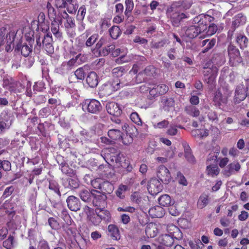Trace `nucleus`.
<instances>
[{
  "label": "nucleus",
  "instance_id": "f257e3e1",
  "mask_svg": "<svg viewBox=\"0 0 249 249\" xmlns=\"http://www.w3.org/2000/svg\"><path fill=\"white\" fill-rule=\"evenodd\" d=\"M213 19V17L208 15L203 16V18L198 21V26H191L186 30L185 34L186 36L190 38H193L199 35V38H201L200 36L203 34L204 30L206 29L205 25H201V24H203L204 22L206 23L207 21L212 22Z\"/></svg>",
  "mask_w": 249,
  "mask_h": 249
},
{
  "label": "nucleus",
  "instance_id": "f03ea898",
  "mask_svg": "<svg viewBox=\"0 0 249 249\" xmlns=\"http://www.w3.org/2000/svg\"><path fill=\"white\" fill-rule=\"evenodd\" d=\"M52 38L50 33H47L44 35L42 40V43L40 41V36H36V44L35 47V51L38 52L42 47L48 54H52L53 53L54 49L52 44Z\"/></svg>",
  "mask_w": 249,
  "mask_h": 249
},
{
  "label": "nucleus",
  "instance_id": "7ed1b4c3",
  "mask_svg": "<svg viewBox=\"0 0 249 249\" xmlns=\"http://www.w3.org/2000/svg\"><path fill=\"white\" fill-rule=\"evenodd\" d=\"M229 62L231 66H237L243 62L239 49L233 45L230 44L227 47Z\"/></svg>",
  "mask_w": 249,
  "mask_h": 249
},
{
  "label": "nucleus",
  "instance_id": "20e7f679",
  "mask_svg": "<svg viewBox=\"0 0 249 249\" xmlns=\"http://www.w3.org/2000/svg\"><path fill=\"white\" fill-rule=\"evenodd\" d=\"M128 84V83H124L120 80H113L112 82H107L105 84L101 87L100 91L101 94L104 96H109L113 92L118 90L121 87H123L125 85Z\"/></svg>",
  "mask_w": 249,
  "mask_h": 249
},
{
  "label": "nucleus",
  "instance_id": "39448f33",
  "mask_svg": "<svg viewBox=\"0 0 249 249\" xmlns=\"http://www.w3.org/2000/svg\"><path fill=\"white\" fill-rule=\"evenodd\" d=\"M81 106L84 111L92 113H97L102 108L100 103L95 99H86L83 102Z\"/></svg>",
  "mask_w": 249,
  "mask_h": 249
},
{
  "label": "nucleus",
  "instance_id": "423d86ee",
  "mask_svg": "<svg viewBox=\"0 0 249 249\" xmlns=\"http://www.w3.org/2000/svg\"><path fill=\"white\" fill-rule=\"evenodd\" d=\"M130 200L132 202L138 204L143 211L149 205L148 197L140 192H135L132 193L130 196Z\"/></svg>",
  "mask_w": 249,
  "mask_h": 249
},
{
  "label": "nucleus",
  "instance_id": "0eeeda50",
  "mask_svg": "<svg viewBox=\"0 0 249 249\" xmlns=\"http://www.w3.org/2000/svg\"><path fill=\"white\" fill-rule=\"evenodd\" d=\"M62 21L63 19H66V22L64 25L66 29L67 34L71 37L75 36V24L73 18L70 17L65 11H63L60 13Z\"/></svg>",
  "mask_w": 249,
  "mask_h": 249
},
{
  "label": "nucleus",
  "instance_id": "6e6552de",
  "mask_svg": "<svg viewBox=\"0 0 249 249\" xmlns=\"http://www.w3.org/2000/svg\"><path fill=\"white\" fill-rule=\"evenodd\" d=\"M16 35V31L11 30L8 31L6 28L0 29V46L6 43L7 45H10L13 42Z\"/></svg>",
  "mask_w": 249,
  "mask_h": 249
},
{
  "label": "nucleus",
  "instance_id": "1a4fd4ad",
  "mask_svg": "<svg viewBox=\"0 0 249 249\" xmlns=\"http://www.w3.org/2000/svg\"><path fill=\"white\" fill-rule=\"evenodd\" d=\"M101 156L107 161L110 159L111 161L118 162L120 161V154L114 148L105 149L101 152Z\"/></svg>",
  "mask_w": 249,
  "mask_h": 249
},
{
  "label": "nucleus",
  "instance_id": "9d476101",
  "mask_svg": "<svg viewBox=\"0 0 249 249\" xmlns=\"http://www.w3.org/2000/svg\"><path fill=\"white\" fill-rule=\"evenodd\" d=\"M157 176L164 184H168L171 180V176L169 170L163 165H160L158 167Z\"/></svg>",
  "mask_w": 249,
  "mask_h": 249
},
{
  "label": "nucleus",
  "instance_id": "9b49d317",
  "mask_svg": "<svg viewBox=\"0 0 249 249\" xmlns=\"http://www.w3.org/2000/svg\"><path fill=\"white\" fill-rule=\"evenodd\" d=\"M162 185L159 179L152 178L147 185V190L149 193L153 196L156 195L162 190Z\"/></svg>",
  "mask_w": 249,
  "mask_h": 249
},
{
  "label": "nucleus",
  "instance_id": "f8f14e48",
  "mask_svg": "<svg viewBox=\"0 0 249 249\" xmlns=\"http://www.w3.org/2000/svg\"><path fill=\"white\" fill-rule=\"evenodd\" d=\"M92 196L93 197V203L97 207H104L106 205V195L102 194L100 191L91 190Z\"/></svg>",
  "mask_w": 249,
  "mask_h": 249
},
{
  "label": "nucleus",
  "instance_id": "ddd939ff",
  "mask_svg": "<svg viewBox=\"0 0 249 249\" xmlns=\"http://www.w3.org/2000/svg\"><path fill=\"white\" fill-rule=\"evenodd\" d=\"M66 202L68 207L72 211L77 212L81 208L79 199L74 196H69L66 199Z\"/></svg>",
  "mask_w": 249,
  "mask_h": 249
},
{
  "label": "nucleus",
  "instance_id": "4468645a",
  "mask_svg": "<svg viewBox=\"0 0 249 249\" xmlns=\"http://www.w3.org/2000/svg\"><path fill=\"white\" fill-rule=\"evenodd\" d=\"M217 69L214 67L203 71L204 79L209 84H212L217 76Z\"/></svg>",
  "mask_w": 249,
  "mask_h": 249
},
{
  "label": "nucleus",
  "instance_id": "2eb2a0df",
  "mask_svg": "<svg viewBox=\"0 0 249 249\" xmlns=\"http://www.w3.org/2000/svg\"><path fill=\"white\" fill-rule=\"evenodd\" d=\"M248 94L245 89L244 86L242 84L238 85L235 91L234 102L236 103H239L241 101H243Z\"/></svg>",
  "mask_w": 249,
  "mask_h": 249
},
{
  "label": "nucleus",
  "instance_id": "dca6fc26",
  "mask_svg": "<svg viewBox=\"0 0 249 249\" xmlns=\"http://www.w3.org/2000/svg\"><path fill=\"white\" fill-rule=\"evenodd\" d=\"M167 14L171 17L173 22L175 24H178L183 18H186V15L184 13H180L174 10L173 7H170L167 9Z\"/></svg>",
  "mask_w": 249,
  "mask_h": 249
},
{
  "label": "nucleus",
  "instance_id": "f3484780",
  "mask_svg": "<svg viewBox=\"0 0 249 249\" xmlns=\"http://www.w3.org/2000/svg\"><path fill=\"white\" fill-rule=\"evenodd\" d=\"M2 121H0V132H3L9 128L12 124L11 117L6 112H3L1 115Z\"/></svg>",
  "mask_w": 249,
  "mask_h": 249
},
{
  "label": "nucleus",
  "instance_id": "a211bd4d",
  "mask_svg": "<svg viewBox=\"0 0 249 249\" xmlns=\"http://www.w3.org/2000/svg\"><path fill=\"white\" fill-rule=\"evenodd\" d=\"M47 8L48 9V14L49 18L51 20H54V22H59L60 24H62V18L61 16H60V13L62 11L59 12V14L57 15L56 10L49 2L47 3Z\"/></svg>",
  "mask_w": 249,
  "mask_h": 249
},
{
  "label": "nucleus",
  "instance_id": "6ab92c4d",
  "mask_svg": "<svg viewBox=\"0 0 249 249\" xmlns=\"http://www.w3.org/2000/svg\"><path fill=\"white\" fill-rule=\"evenodd\" d=\"M73 60L70 59L68 62H64L58 67L56 71L57 73L64 74L68 73L72 69L75 68Z\"/></svg>",
  "mask_w": 249,
  "mask_h": 249
},
{
  "label": "nucleus",
  "instance_id": "aec40b11",
  "mask_svg": "<svg viewBox=\"0 0 249 249\" xmlns=\"http://www.w3.org/2000/svg\"><path fill=\"white\" fill-rule=\"evenodd\" d=\"M229 95L230 93H228V92L223 94L221 90H218L215 93L213 101L218 106H220L222 104H226Z\"/></svg>",
  "mask_w": 249,
  "mask_h": 249
},
{
  "label": "nucleus",
  "instance_id": "412c9836",
  "mask_svg": "<svg viewBox=\"0 0 249 249\" xmlns=\"http://www.w3.org/2000/svg\"><path fill=\"white\" fill-rule=\"evenodd\" d=\"M241 168L240 163L237 161H234L228 164L224 170V174L228 177L238 172Z\"/></svg>",
  "mask_w": 249,
  "mask_h": 249
},
{
  "label": "nucleus",
  "instance_id": "4be33fe9",
  "mask_svg": "<svg viewBox=\"0 0 249 249\" xmlns=\"http://www.w3.org/2000/svg\"><path fill=\"white\" fill-rule=\"evenodd\" d=\"M207 22L210 23V22L207 21L206 23L204 22L203 24H201V25H205L206 27V29L204 30L203 34L200 36L201 38L213 35L217 30V27L216 25L211 24L208 26Z\"/></svg>",
  "mask_w": 249,
  "mask_h": 249
},
{
  "label": "nucleus",
  "instance_id": "5701e85b",
  "mask_svg": "<svg viewBox=\"0 0 249 249\" xmlns=\"http://www.w3.org/2000/svg\"><path fill=\"white\" fill-rule=\"evenodd\" d=\"M37 28L43 32H46L49 28L48 21L45 19V15L40 13L37 18Z\"/></svg>",
  "mask_w": 249,
  "mask_h": 249
},
{
  "label": "nucleus",
  "instance_id": "b1692460",
  "mask_svg": "<svg viewBox=\"0 0 249 249\" xmlns=\"http://www.w3.org/2000/svg\"><path fill=\"white\" fill-rule=\"evenodd\" d=\"M159 232L158 226L154 223L148 224L145 229V234L148 238L155 237Z\"/></svg>",
  "mask_w": 249,
  "mask_h": 249
},
{
  "label": "nucleus",
  "instance_id": "393cba45",
  "mask_svg": "<svg viewBox=\"0 0 249 249\" xmlns=\"http://www.w3.org/2000/svg\"><path fill=\"white\" fill-rule=\"evenodd\" d=\"M90 32L89 31H86L83 35V38H87L85 45L87 47L91 46L96 41L98 38L99 35L97 34H94L90 36Z\"/></svg>",
  "mask_w": 249,
  "mask_h": 249
},
{
  "label": "nucleus",
  "instance_id": "a878e982",
  "mask_svg": "<svg viewBox=\"0 0 249 249\" xmlns=\"http://www.w3.org/2000/svg\"><path fill=\"white\" fill-rule=\"evenodd\" d=\"M168 234L175 237V239H181L182 235L180 230L173 224H169L167 227Z\"/></svg>",
  "mask_w": 249,
  "mask_h": 249
},
{
  "label": "nucleus",
  "instance_id": "bb28decb",
  "mask_svg": "<svg viewBox=\"0 0 249 249\" xmlns=\"http://www.w3.org/2000/svg\"><path fill=\"white\" fill-rule=\"evenodd\" d=\"M62 184L65 188L71 189L78 188L79 185L78 179L76 178H68L63 179Z\"/></svg>",
  "mask_w": 249,
  "mask_h": 249
},
{
  "label": "nucleus",
  "instance_id": "cd10ccee",
  "mask_svg": "<svg viewBox=\"0 0 249 249\" xmlns=\"http://www.w3.org/2000/svg\"><path fill=\"white\" fill-rule=\"evenodd\" d=\"M148 213L152 218H160L165 214L164 209L160 206H156L150 208Z\"/></svg>",
  "mask_w": 249,
  "mask_h": 249
},
{
  "label": "nucleus",
  "instance_id": "c85d7f7f",
  "mask_svg": "<svg viewBox=\"0 0 249 249\" xmlns=\"http://www.w3.org/2000/svg\"><path fill=\"white\" fill-rule=\"evenodd\" d=\"M106 109L109 114L114 116L120 115L121 112L119 105L113 102L107 104Z\"/></svg>",
  "mask_w": 249,
  "mask_h": 249
},
{
  "label": "nucleus",
  "instance_id": "c756f323",
  "mask_svg": "<svg viewBox=\"0 0 249 249\" xmlns=\"http://www.w3.org/2000/svg\"><path fill=\"white\" fill-rule=\"evenodd\" d=\"M87 84L91 88L96 87L98 83V77L94 71L90 72L86 78Z\"/></svg>",
  "mask_w": 249,
  "mask_h": 249
},
{
  "label": "nucleus",
  "instance_id": "7c9ffc66",
  "mask_svg": "<svg viewBox=\"0 0 249 249\" xmlns=\"http://www.w3.org/2000/svg\"><path fill=\"white\" fill-rule=\"evenodd\" d=\"M175 239V237H173L172 235L169 234H165L161 235L159 237V240L162 245L169 247L173 244Z\"/></svg>",
  "mask_w": 249,
  "mask_h": 249
},
{
  "label": "nucleus",
  "instance_id": "2f4dec72",
  "mask_svg": "<svg viewBox=\"0 0 249 249\" xmlns=\"http://www.w3.org/2000/svg\"><path fill=\"white\" fill-rule=\"evenodd\" d=\"M236 41L241 49L246 48L249 43L247 37L241 33H238L236 35Z\"/></svg>",
  "mask_w": 249,
  "mask_h": 249
},
{
  "label": "nucleus",
  "instance_id": "473e14b6",
  "mask_svg": "<svg viewBox=\"0 0 249 249\" xmlns=\"http://www.w3.org/2000/svg\"><path fill=\"white\" fill-rule=\"evenodd\" d=\"M30 45V46H29L25 43L22 45L18 44L17 46V49L18 51L21 52L23 56L27 57L32 52V45Z\"/></svg>",
  "mask_w": 249,
  "mask_h": 249
},
{
  "label": "nucleus",
  "instance_id": "72a5a7b5",
  "mask_svg": "<svg viewBox=\"0 0 249 249\" xmlns=\"http://www.w3.org/2000/svg\"><path fill=\"white\" fill-rule=\"evenodd\" d=\"M182 145L184 148L185 157L186 160L190 162H194L195 161V159L192 153L191 149L189 145L186 142H183Z\"/></svg>",
  "mask_w": 249,
  "mask_h": 249
},
{
  "label": "nucleus",
  "instance_id": "f704fd0d",
  "mask_svg": "<svg viewBox=\"0 0 249 249\" xmlns=\"http://www.w3.org/2000/svg\"><path fill=\"white\" fill-rule=\"evenodd\" d=\"M246 22V17L242 14L240 13L234 17L232 24L234 27H236L244 25Z\"/></svg>",
  "mask_w": 249,
  "mask_h": 249
},
{
  "label": "nucleus",
  "instance_id": "c9c22d12",
  "mask_svg": "<svg viewBox=\"0 0 249 249\" xmlns=\"http://www.w3.org/2000/svg\"><path fill=\"white\" fill-rule=\"evenodd\" d=\"M159 203L161 206L168 207L174 203L171 197L168 195H164L159 198Z\"/></svg>",
  "mask_w": 249,
  "mask_h": 249
},
{
  "label": "nucleus",
  "instance_id": "e433bc0d",
  "mask_svg": "<svg viewBox=\"0 0 249 249\" xmlns=\"http://www.w3.org/2000/svg\"><path fill=\"white\" fill-rule=\"evenodd\" d=\"M209 196L205 194H202L199 197L197 206L199 209H203L209 203Z\"/></svg>",
  "mask_w": 249,
  "mask_h": 249
},
{
  "label": "nucleus",
  "instance_id": "4c0bfd02",
  "mask_svg": "<svg viewBox=\"0 0 249 249\" xmlns=\"http://www.w3.org/2000/svg\"><path fill=\"white\" fill-rule=\"evenodd\" d=\"M114 190V186L111 183L108 181H103L101 190L100 191L102 194H110Z\"/></svg>",
  "mask_w": 249,
  "mask_h": 249
},
{
  "label": "nucleus",
  "instance_id": "58836bf2",
  "mask_svg": "<svg viewBox=\"0 0 249 249\" xmlns=\"http://www.w3.org/2000/svg\"><path fill=\"white\" fill-rule=\"evenodd\" d=\"M219 171L220 170L216 164H210L207 167L206 172L209 176L216 177L219 174Z\"/></svg>",
  "mask_w": 249,
  "mask_h": 249
},
{
  "label": "nucleus",
  "instance_id": "ea45409f",
  "mask_svg": "<svg viewBox=\"0 0 249 249\" xmlns=\"http://www.w3.org/2000/svg\"><path fill=\"white\" fill-rule=\"evenodd\" d=\"M191 134L195 138H203L208 136L209 132L207 129H195L192 131Z\"/></svg>",
  "mask_w": 249,
  "mask_h": 249
},
{
  "label": "nucleus",
  "instance_id": "a19ab883",
  "mask_svg": "<svg viewBox=\"0 0 249 249\" xmlns=\"http://www.w3.org/2000/svg\"><path fill=\"white\" fill-rule=\"evenodd\" d=\"M79 139L82 144L88 143L91 141V135L87 130L83 129L79 133Z\"/></svg>",
  "mask_w": 249,
  "mask_h": 249
},
{
  "label": "nucleus",
  "instance_id": "79ce46f5",
  "mask_svg": "<svg viewBox=\"0 0 249 249\" xmlns=\"http://www.w3.org/2000/svg\"><path fill=\"white\" fill-rule=\"evenodd\" d=\"M79 196L83 201L89 202L91 199V191L89 192L87 189H82L79 192Z\"/></svg>",
  "mask_w": 249,
  "mask_h": 249
},
{
  "label": "nucleus",
  "instance_id": "37998d69",
  "mask_svg": "<svg viewBox=\"0 0 249 249\" xmlns=\"http://www.w3.org/2000/svg\"><path fill=\"white\" fill-rule=\"evenodd\" d=\"M108 231L112 238L115 240L120 239V234L118 228L114 225L108 226Z\"/></svg>",
  "mask_w": 249,
  "mask_h": 249
},
{
  "label": "nucleus",
  "instance_id": "c03bdc74",
  "mask_svg": "<svg viewBox=\"0 0 249 249\" xmlns=\"http://www.w3.org/2000/svg\"><path fill=\"white\" fill-rule=\"evenodd\" d=\"M95 213L98 217L101 218L102 219L108 220L110 217V213L107 210L101 209L100 208H97L95 209Z\"/></svg>",
  "mask_w": 249,
  "mask_h": 249
},
{
  "label": "nucleus",
  "instance_id": "a18cd8bd",
  "mask_svg": "<svg viewBox=\"0 0 249 249\" xmlns=\"http://www.w3.org/2000/svg\"><path fill=\"white\" fill-rule=\"evenodd\" d=\"M121 135V132L118 129H112L108 131V136L113 142L114 141L120 140Z\"/></svg>",
  "mask_w": 249,
  "mask_h": 249
},
{
  "label": "nucleus",
  "instance_id": "49530a36",
  "mask_svg": "<svg viewBox=\"0 0 249 249\" xmlns=\"http://www.w3.org/2000/svg\"><path fill=\"white\" fill-rule=\"evenodd\" d=\"M215 43V39H212L211 40L205 39L202 42V46H206V48L202 51V53H205L210 49L212 48Z\"/></svg>",
  "mask_w": 249,
  "mask_h": 249
},
{
  "label": "nucleus",
  "instance_id": "de8ad7c7",
  "mask_svg": "<svg viewBox=\"0 0 249 249\" xmlns=\"http://www.w3.org/2000/svg\"><path fill=\"white\" fill-rule=\"evenodd\" d=\"M185 110L188 114L193 117H197L199 115V110L196 107L191 105L186 107Z\"/></svg>",
  "mask_w": 249,
  "mask_h": 249
},
{
  "label": "nucleus",
  "instance_id": "09e8293b",
  "mask_svg": "<svg viewBox=\"0 0 249 249\" xmlns=\"http://www.w3.org/2000/svg\"><path fill=\"white\" fill-rule=\"evenodd\" d=\"M59 22L55 21L54 22L53 20L52 26H51V30L53 35L57 37H59L61 36V34L59 32V25H61Z\"/></svg>",
  "mask_w": 249,
  "mask_h": 249
},
{
  "label": "nucleus",
  "instance_id": "8fccbe9b",
  "mask_svg": "<svg viewBox=\"0 0 249 249\" xmlns=\"http://www.w3.org/2000/svg\"><path fill=\"white\" fill-rule=\"evenodd\" d=\"M110 36L113 39H117L121 34V31L117 26H113L109 30Z\"/></svg>",
  "mask_w": 249,
  "mask_h": 249
},
{
  "label": "nucleus",
  "instance_id": "3c124183",
  "mask_svg": "<svg viewBox=\"0 0 249 249\" xmlns=\"http://www.w3.org/2000/svg\"><path fill=\"white\" fill-rule=\"evenodd\" d=\"M71 59V60H73L74 62V66L75 68L78 65H80L83 62H85L86 57L85 56H84V55L79 53L77 55L75 58H72Z\"/></svg>",
  "mask_w": 249,
  "mask_h": 249
},
{
  "label": "nucleus",
  "instance_id": "603ef678",
  "mask_svg": "<svg viewBox=\"0 0 249 249\" xmlns=\"http://www.w3.org/2000/svg\"><path fill=\"white\" fill-rule=\"evenodd\" d=\"M175 102L172 98H169L164 101L163 108L165 110L170 111L174 109Z\"/></svg>",
  "mask_w": 249,
  "mask_h": 249
},
{
  "label": "nucleus",
  "instance_id": "864d4df0",
  "mask_svg": "<svg viewBox=\"0 0 249 249\" xmlns=\"http://www.w3.org/2000/svg\"><path fill=\"white\" fill-rule=\"evenodd\" d=\"M112 74L115 77H122L125 72V69L123 67H118L112 70Z\"/></svg>",
  "mask_w": 249,
  "mask_h": 249
},
{
  "label": "nucleus",
  "instance_id": "5fc2aeb1",
  "mask_svg": "<svg viewBox=\"0 0 249 249\" xmlns=\"http://www.w3.org/2000/svg\"><path fill=\"white\" fill-rule=\"evenodd\" d=\"M49 188L50 190L53 191L54 193L57 194L59 197L61 196V193L59 191V185L56 182L54 181H50Z\"/></svg>",
  "mask_w": 249,
  "mask_h": 249
},
{
  "label": "nucleus",
  "instance_id": "6e6d98bb",
  "mask_svg": "<svg viewBox=\"0 0 249 249\" xmlns=\"http://www.w3.org/2000/svg\"><path fill=\"white\" fill-rule=\"evenodd\" d=\"M3 246L7 249H12L15 245V241L13 236H10L3 243Z\"/></svg>",
  "mask_w": 249,
  "mask_h": 249
},
{
  "label": "nucleus",
  "instance_id": "4d7b16f0",
  "mask_svg": "<svg viewBox=\"0 0 249 249\" xmlns=\"http://www.w3.org/2000/svg\"><path fill=\"white\" fill-rule=\"evenodd\" d=\"M103 182V180L100 178L94 179L93 180H91L90 181L91 184L92 186V187L94 189L99 190L98 191L101 190Z\"/></svg>",
  "mask_w": 249,
  "mask_h": 249
},
{
  "label": "nucleus",
  "instance_id": "13d9d810",
  "mask_svg": "<svg viewBox=\"0 0 249 249\" xmlns=\"http://www.w3.org/2000/svg\"><path fill=\"white\" fill-rule=\"evenodd\" d=\"M127 189V186L120 185L116 192L117 196L121 199L124 198V193Z\"/></svg>",
  "mask_w": 249,
  "mask_h": 249
},
{
  "label": "nucleus",
  "instance_id": "bf43d9fd",
  "mask_svg": "<svg viewBox=\"0 0 249 249\" xmlns=\"http://www.w3.org/2000/svg\"><path fill=\"white\" fill-rule=\"evenodd\" d=\"M120 140L124 145H127L133 142V139L131 135L126 134L121 135Z\"/></svg>",
  "mask_w": 249,
  "mask_h": 249
},
{
  "label": "nucleus",
  "instance_id": "052dcab7",
  "mask_svg": "<svg viewBox=\"0 0 249 249\" xmlns=\"http://www.w3.org/2000/svg\"><path fill=\"white\" fill-rule=\"evenodd\" d=\"M125 4L126 6L125 14L127 15L128 14L130 13L133 10L134 4L132 0H125Z\"/></svg>",
  "mask_w": 249,
  "mask_h": 249
},
{
  "label": "nucleus",
  "instance_id": "680f3d73",
  "mask_svg": "<svg viewBox=\"0 0 249 249\" xmlns=\"http://www.w3.org/2000/svg\"><path fill=\"white\" fill-rule=\"evenodd\" d=\"M160 95L164 94L168 90V87L164 84L159 85L155 86Z\"/></svg>",
  "mask_w": 249,
  "mask_h": 249
},
{
  "label": "nucleus",
  "instance_id": "e2e57ef3",
  "mask_svg": "<svg viewBox=\"0 0 249 249\" xmlns=\"http://www.w3.org/2000/svg\"><path fill=\"white\" fill-rule=\"evenodd\" d=\"M130 119L134 123L137 124L138 125H140L142 124L141 120L137 112H132L130 114Z\"/></svg>",
  "mask_w": 249,
  "mask_h": 249
},
{
  "label": "nucleus",
  "instance_id": "0e129e2a",
  "mask_svg": "<svg viewBox=\"0 0 249 249\" xmlns=\"http://www.w3.org/2000/svg\"><path fill=\"white\" fill-rule=\"evenodd\" d=\"M178 126L171 125L167 130V134L170 136H175L178 134Z\"/></svg>",
  "mask_w": 249,
  "mask_h": 249
},
{
  "label": "nucleus",
  "instance_id": "69168bd1",
  "mask_svg": "<svg viewBox=\"0 0 249 249\" xmlns=\"http://www.w3.org/2000/svg\"><path fill=\"white\" fill-rule=\"evenodd\" d=\"M125 53H124L122 56L116 59V62L118 64L128 62L131 60V58L126 56Z\"/></svg>",
  "mask_w": 249,
  "mask_h": 249
},
{
  "label": "nucleus",
  "instance_id": "338daca9",
  "mask_svg": "<svg viewBox=\"0 0 249 249\" xmlns=\"http://www.w3.org/2000/svg\"><path fill=\"white\" fill-rule=\"evenodd\" d=\"M156 25L153 24L147 27V30L144 32V34H146V36L150 37L156 32Z\"/></svg>",
  "mask_w": 249,
  "mask_h": 249
},
{
  "label": "nucleus",
  "instance_id": "774afa93",
  "mask_svg": "<svg viewBox=\"0 0 249 249\" xmlns=\"http://www.w3.org/2000/svg\"><path fill=\"white\" fill-rule=\"evenodd\" d=\"M168 124V121L166 120H164L160 122L154 124L153 126L155 128L161 129L166 127Z\"/></svg>",
  "mask_w": 249,
  "mask_h": 249
}]
</instances>
